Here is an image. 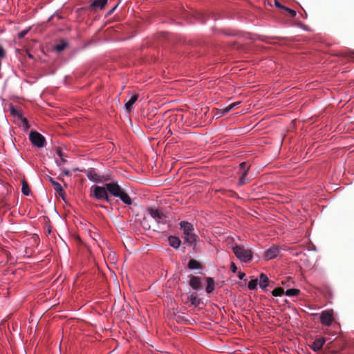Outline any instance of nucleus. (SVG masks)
I'll return each mask as SVG.
<instances>
[{
  "label": "nucleus",
  "instance_id": "f257e3e1",
  "mask_svg": "<svg viewBox=\"0 0 354 354\" xmlns=\"http://www.w3.org/2000/svg\"><path fill=\"white\" fill-rule=\"evenodd\" d=\"M232 250L236 257L241 262L248 263L252 259L253 254L250 249L245 248L243 245L235 244Z\"/></svg>",
  "mask_w": 354,
  "mask_h": 354
},
{
  "label": "nucleus",
  "instance_id": "f03ea898",
  "mask_svg": "<svg viewBox=\"0 0 354 354\" xmlns=\"http://www.w3.org/2000/svg\"><path fill=\"white\" fill-rule=\"evenodd\" d=\"M91 197L97 201H104L110 203L111 198L108 194V189H106V183L102 186L93 185L91 188Z\"/></svg>",
  "mask_w": 354,
  "mask_h": 354
},
{
  "label": "nucleus",
  "instance_id": "7ed1b4c3",
  "mask_svg": "<svg viewBox=\"0 0 354 354\" xmlns=\"http://www.w3.org/2000/svg\"><path fill=\"white\" fill-rule=\"evenodd\" d=\"M80 171L86 174L90 181L95 183H103L108 180L104 175L98 174L96 169L92 167Z\"/></svg>",
  "mask_w": 354,
  "mask_h": 354
},
{
  "label": "nucleus",
  "instance_id": "20e7f679",
  "mask_svg": "<svg viewBox=\"0 0 354 354\" xmlns=\"http://www.w3.org/2000/svg\"><path fill=\"white\" fill-rule=\"evenodd\" d=\"M147 212L158 224H166L167 216L162 212L161 210L153 207L147 208Z\"/></svg>",
  "mask_w": 354,
  "mask_h": 354
},
{
  "label": "nucleus",
  "instance_id": "39448f33",
  "mask_svg": "<svg viewBox=\"0 0 354 354\" xmlns=\"http://www.w3.org/2000/svg\"><path fill=\"white\" fill-rule=\"evenodd\" d=\"M29 139L31 143L38 148H42L45 146L46 139L44 136L36 131L30 132Z\"/></svg>",
  "mask_w": 354,
  "mask_h": 354
},
{
  "label": "nucleus",
  "instance_id": "423d86ee",
  "mask_svg": "<svg viewBox=\"0 0 354 354\" xmlns=\"http://www.w3.org/2000/svg\"><path fill=\"white\" fill-rule=\"evenodd\" d=\"M320 322L324 326H331L333 322V310H326L321 313Z\"/></svg>",
  "mask_w": 354,
  "mask_h": 354
},
{
  "label": "nucleus",
  "instance_id": "0eeeda50",
  "mask_svg": "<svg viewBox=\"0 0 354 354\" xmlns=\"http://www.w3.org/2000/svg\"><path fill=\"white\" fill-rule=\"evenodd\" d=\"M106 186L108 189V194L114 197H117L124 190L117 182L106 183Z\"/></svg>",
  "mask_w": 354,
  "mask_h": 354
},
{
  "label": "nucleus",
  "instance_id": "6e6552de",
  "mask_svg": "<svg viewBox=\"0 0 354 354\" xmlns=\"http://www.w3.org/2000/svg\"><path fill=\"white\" fill-rule=\"evenodd\" d=\"M279 253V248L277 246L272 245L264 251L263 257L266 261H269L277 258Z\"/></svg>",
  "mask_w": 354,
  "mask_h": 354
},
{
  "label": "nucleus",
  "instance_id": "1a4fd4ad",
  "mask_svg": "<svg viewBox=\"0 0 354 354\" xmlns=\"http://www.w3.org/2000/svg\"><path fill=\"white\" fill-rule=\"evenodd\" d=\"M188 277L190 279L189 286L194 290L200 291L203 290V287L201 277L192 275H189Z\"/></svg>",
  "mask_w": 354,
  "mask_h": 354
},
{
  "label": "nucleus",
  "instance_id": "9d476101",
  "mask_svg": "<svg viewBox=\"0 0 354 354\" xmlns=\"http://www.w3.org/2000/svg\"><path fill=\"white\" fill-rule=\"evenodd\" d=\"M195 17L196 19L201 24H205L207 20L211 18L214 20H216L215 16L212 13H204V12H197L195 13Z\"/></svg>",
  "mask_w": 354,
  "mask_h": 354
},
{
  "label": "nucleus",
  "instance_id": "9b49d317",
  "mask_svg": "<svg viewBox=\"0 0 354 354\" xmlns=\"http://www.w3.org/2000/svg\"><path fill=\"white\" fill-rule=\"evenodd\" d=\"M107 3L108 0H93L90 4V8L93 11L102 10L105 8Z\"/></svg>",
  "mask_w": 354,
  "mask_h": 354
},
{
  "label": "nucleus",
  "instance_id": "f8f14e48",
  "mask_svg": "<svg viewBox=\"0 0 354 354\" xmlns=\"http://www.w3.org/2000/svg\"><path fill=\"white\" fill-rule=\"evenodd\" d=\"M180 228L183 231L184 235H188L190 233L194 232V228L192 223L183 221L179 223Z\"/></svg>",
  "mask_w": 354,
  "mask_h": 354
},
{
  "label": "nucleus",
  "instance_id": "ddd939ff",
  "mask_svg": "<svg viewBox=\"0 0 354 354\" xmlns=\"http://www.w3.org/2000/svg\"><path fill=\"white\" fill-rule=\"evenodd\" d=\"M325 342H326V339L324 337L318 338V339H316L313 342V344L310 346V347L313 351L316 352V351H319L322 348V346Z\"/></svg>",
  "mask_w": 354,
  "mask_h": 354
},
{
  "label": "nucleus",
  "instance_id": "4468645a",
  "mask_svg": "<svg viewBox=\"0 0 354 354\" xmlns=\"http://www.w3.org/2000/svg\"><path fill=\"white\" fill-rule=\"evenodd\" d=\"M259 286L261 290H265L266 288L268 286L270 280L267 275L264 273H261L259 275Z\"/></svg>",
  "mask_w": 354,
  "mask_h": 354
},
{
  "label": "nucleus",
  "instance_id": "2eb2a0df",
  "mask_svg": "<svg viewBox=\"0 0 354 354\" xmlns=\"http://www.w3.org/2000/svg\"><path fill=\"white\" fill-rule=\"evenodd\" d=\"M168 242L169 245L175 250L178 249L181 244V241L180 239L175 236H169L168 237Z\"/></svg>",
  "mask_w": 354,
  "mask_h": 354
},
{
  "label": "nucleus",
  "instance_id": "dca6fc26",
  "mask_svg": "<svg viewBox=\"0 0 354 354\" xmlns=\"http://www.w3.org/2000/svg\"><path fill=\"white\" fill-rule=\"evenodd\" d=\"M117 198H119L125 205H131L132 204L131 197L124 189L120 194V195L117 196Z\"/></svg>",
  "mask_w": 354,
  "mask_h": 354
},
{
  "label": "nucleus",
  "instance_id": "f3484780",
  "mask_svg": "<svg viewBox=\"0 0 354 354\" xmlns=\"http://www.w3.org/2000/svg\"><path fill=\"white\" fill-rule=\"evenodd\" d=\"M205 279L207 283L205 291L207 294H210L214 291L215 288L214 280L212 277H205Z\"/></svg>",
  "mask_w": 354,
  "mask_h": 354
},
{
  "label": "nucleus",
  "instance_id": "a211bd4d",
  "mask_svg": "<svg viewBox=\"0 0 354 354\" xmlns=\"http://www.w3.org/2000/svg\"><path fill=\"white\" fill-rule=\"evenodd\" d=\"M138 98V95L134 94L130 97V98L128 101L125 102L124 107L127 112L131 111L132 106L137 101Z\"/></svg>",
  "mask_w": 354,
  "mask_h": 354
},
{
  "label": "nucleus",
  "instance_id": "6ab92c4d",
  "mask_svg": "<svg viewBox=\"0 0 354 354\" xmlns=\"http://www.w3.org/2000/svg\"><path fill=\"white\" fill-rule=\"evenodd\" d=\"M53 187L55 192V194L61 197L64 201H65V192L61 184L58 182L53 183Z\"/></svg>",
  "mask_w": 354,
  "mask_h": 354
},
{
  "label": "nucleus",
  "instance_id": "aec40b11",
  "mask_svg": "<svg viewBox=\"0 0 354 354\" xmlns=\"http://www.w3.org/2000/svg\"><path fill=\"white\" fill-rule=\"evenodd\" d=\"M56 154L60 158V161L56 160V164L57 166L61 167L62 165H64L66 162V156L63 152L62 149L59 147H57L56 149Z\"/></svg>",
  "mask_w": 354,
  "mask_h": 354
},
{
  "label": "nucleus",
  "instance_id": "412c9836",
  "mask_svg": "<svg viewBox=\"0 0 354 354\" xmlns=\"http://www.w3.org/2000/svg\"><path fill=\"white\" fill-rule=\"evenodd\" d=\"M198 236L194 232L189 234L188 235H185V241L187 242V245L189 246H195L196 243L197 241Z\"/></svg>",
  "mask_w": 354,
  "mask_h": 354
},
{
  "label": "nucleus",
  "instance_id": "4be33fe9",
  "mask_svg": "<svg viewBox=\"0 0 354 354\" xmlns=\"http://www.w3.org/2000/svg\"><path fill=\"white\" fill-rule=\"evenodd\" d=\"M248 169H245L242 172V174L238 180V183H237V185L239 187H242L243 185H245L246 183H248L249 182V179L248 178Z\"/></svg>",
  "mask_w": 354,
  "mask_h": 354
},
{
  "label": "nucleus",
  "instance_id": "5701e85b",
  "mask_svg": "<svg viewBox=\"0 0 354 354\" xmlns=\"http://www.w3.org/2000/svg\"><path fill=\"white\" fill-rule=\"evenodd\" d=\"M187 268L190 270H199L202 268L201 263L195 259H190L187 264Z\"/></svg>",
  "mask_w": 354,
  "mask_h": 354
},
{
  "label": "nucleus",
  "instance_id": "b1692460",
  "mask_svg": "<svg viewBox=\"0 0 354 354\" xmlns=\"http://www.w3.org/2000/svg\"><path fill=\"white\" fill-rule=\"evenodd\" d=\"M68 45V43L64 39L60 40L59 43L56 44L54 47L57 52H61L64 50Z\"/></svg>",
  "mask_w": 354,
  "mask_h": 354
},
{
  "label": "nucleus",
  "instance_id": "393cba45",
  "mask_svg": "<svg viewBox=\"0 0 354 354\" xmlns=\"http://www.w3.org/2000/svg\"><path fill=\"white\" fill-rule=\"evenodd\" d=\"M21 192L24 195L28 196L31 194V191L26 181L22 183Z\"/></svg>",
  "mask_w": 354,
  "mask_h": 354
},
{
  "label": "nucleus",
  "instance_id": "a878e982",
  "mask_svg": "<svg viewBox=\"0 0 354 354\" xmlns=\"http://www.w3.org/2000/svg\"><path fill=\"white\" fill-rule=\"evenodd\" d=\"M299 292H300V290L299 289L289 288V289L286 290L285 295L288 297H295V296L298 295L299 294Z\"/></svg>",
  "mask_w": 354,
  "mask_h": 354
},
{
  "label": "nucleus",
  "instance_id": "bb28decb",
  "mask_svg": "<svg viewBox=\"0 0 354 354\" xmlns=\"http://www.w3.org/2000/svg\"><path fill=\"white\" fill-rule=\"evenodd\" d=\"M241 103V102H236L234 103L230 104L227 107H225L222 113V115L226 114L228 112H230L231 110H232L234 107H236L237 105H239Z\"/></svg>",
  "mask_w": 354,
  "mask_h": 354
},
{
  "label": "nucleus",
  "instance_id": "cd10ccee",
  "mask_svg": "<svg viewBox=\"0 0 354 354\" xmlns=\"http://www.w3.org/2000/svg\"><path fill=\"white\" fill-rule=\"evenodd\" d=\"M258 286V279H251L248 283V288L249 290H253L257 289Z\"/></svg>",
  "mask_w": 354,
  "mask_h": 354
},
{
  "label": "nucleus",
  "instance_id": "c85d7f7f",
  "mask_svg": "<svg viewBox=\"0 0 354 354\" xmlns=\"http://www.w3.org/2000/svg\"><path fill=\"white\" fill-rule=\"evenodd\" d=\"M272 293L274 297H281L283 294V290L281 288H274Z\"/></svg>",
  "mask_w": 354,
  "mask_h": 354
},
{
  "label": "nucleus",
  "instance_id": "c756f323",
  "mask_svg": "<svg viewBox=\"0 0 354 354\" xmlns=\"http://www.w3.org/2000/svg\"><path fill=\"white\" fill-rule=\"evenodd\" d=\"M30 28H28L26 29H24L21 31H20L19 33H18V38L19 39H22L24 38L28 33V32L30 31Z\"/></svg>",
  "mask_w": 354,
  "mask_h": 354
},
{
  "label": "nucleus",
  "instance_id": "7c9ffc66",
  "mask_svg": "<svg viewBox=\"0 0 354 354\" xmlns=\"http://www.w3.org/2000/svg\"><path fill=\"white\" fill-rule=\"evenodd\" d=\"M10 112H11L12 115H13L14 116H18L20 118H22V114L19 111L15 109L14 107L11 108Z\"/></svg>",
  "mask_w": 354,
  "mask_h": 354
},
{
  "label": "nucleus",
  "instance_id": "2f4dec72",
  "mask_svg": "<svg viewBox=\"0 0 354 354\" xmlns=\"http://www.w3.org/2000/svg\"><path fill=\"white\" fill-rule=\"evenodd\" d=\"M284 10L288 12L289 13V15H290V17H295L297 15V12L295 10L290 8L288 7H286Z\"/></svg>",
  "mask_w": 354,
  "mask_h": 354
},
{
  "label": "nucleus",
  "instance_id": "473e14b6",
  "mask_svg": "<svg viewBox=\"0 0 354 354\" xmlns=\"http://www.w3.org/2000/svg\"><path fill=\"white\" fill-rule=\"evenodd\" d=\"M6 55V54L4 48L0 45V58H5Z\"/></svg>",
  "mask_w": 354,
  "mask_h": 354
},
{
  "label": "nucleus",
  "instance_id": "72a5a7b5",
  "mask_svg": "<svg viewBox=\"0 0 354 354\" xmlns=\"http://www.w3.org/2000/svg\"><path fill=\"white\" fill-rule=\"evenodd\" d=\"M239 168L240 169H242L243 171L246 169H249V167H247V163L246 162H242L239 164Z\"/></svg>",
  "mask_w": 354,
  "mask_h": 354
},
{
  "label": "nucleus",
  "instance_id": "f704fd0d",
  "mask_svg": "<svg viewBox=\"0 0 354 354\" xmlns=\"http://www.w3.org/2000/svg\"><path fill=\"white\" fill-rule=\"evenodd\" d=\"M274 5L276 6V7H277L279 8H281V9H283V10H285V8L286 7L285 6H283L281 3H279L277 0H274Z\"/></svg>",
  "mask_w": 354,
  "mask_h": 354
},
{
  "label": "nucleus",
  "instance_id": "c9c22d12",
  "mask_svg": "<svg viewBox=\"0 0 354 354\" xmlns=\"http://www.w3.org/2000/svg\"><path fill=\"white\" fill-rule=\"evenodd\" d=\"M230 270L231 271L233 272V273H236V271H237V267L235 265L234 263H231L230 264Z\"/></svg>",
  "mask_w": 354,
  "mask_h": 354
},
{
  "label": "nucleus",
  "instance_id": "e433bc0d",
  "mask_svg": "<svg viewBox=\"0 0 354 354\" xmlns=\"http://www.w3.org/2000/svg\"><path fill=\"white\" fill-rule=\"evenodd\" d=\"M21 120H22V123H23V125L24 126V127L26 129L29 128V124H28V121L27 120V119L21 118Z\"/></svg>",
  "mask_w": 354,
  "mask_h": 354
},
{
  "label": "nucleus",
  "instance_id": "4c0bfd02",
  "mask_svg": "<svg viewBox=\"0 0 354 354\" xmlns=\"http://www.w3.org/2000/svg\"><path fill=\"white\" fill-rule=\"evenodd\" d=\"M245 277V274L243 272H239L238 273V278L239 279L243 280V279H244Z\"/></svg>",
  "mask_w": 354,
  "mask_h": 354
},
{
  "label": "nucleus",
  "instance_id": "58836bf2",
  "mask_svg": "<svg viewBox=\"0 0 354 354\" xmlns=\"http://www.w3.org/2000/svg\"><path fill=\"white\" fill-rule=\"evenodd\" d=\"M118 4L116 6H115L113 8H112L108 12H107V15H111V13H113L114 12V10L116 9V8L118 7Z\"/></svg>",
  "mask_w": 354,
  "mask_h": 354
},
{
  "label": "nucleus",
  "instance_id": "ea45409f",
  "mask_svg": "<svg viewBox=\"0 0 354 354\" xmlns=\"http://www.w3.org/2000/svg\"><path fill=\"white\" fill-rule=\"evenodd\" d=\"M62 173H63L65 176H69V174H70V171H69V170H68V169H62Z\"/></svg>",
  "mask_w": 354,
  "mask_h": 354
},
{
  "label": "nucleus",
  "instance_id": "a19ab883",
  "mask_svg": "<svg viewBox=\"0 0 354 354\" xmlns=\"http://www.w3.org/2000/svg\"><path fill=\"white\" fill-rule=\"evenodd\" d=\"M48 180H49V181L50 182V183H51L52 186H53V183H57V181H55V180H54V178H53L52 177H49V179H48Z\"/></svg>",
  "mask_w": 354,
  "mask_h": 354
},
{
  "label": "nucleus",
  "instance_id": "79ce46f5",
  "mask_svg": "<svg viewBox=\"0 0 354 354\" xmlns=\"http://www.w3.org/2000/svg\"><path fill=\"white\" fill-rule=\"evenodd\" d=\"M196 297H194V298H192H192H191V303H192V304H193V305H196Z\"/></svg>",
  "mask_w": 354,
  "mask_h": 354
},
{
  "label": "nucleus",
  "instance_id": "37998d69",
  "mask_svg": "<svg viewBox=\"0 0 354 354\" xmlns=\"http://www.w3.org/2000/svg\"><path fill=\"white\" fill-rule=\"evenodd\" d=\"M100 207L102 208H106V206H104V205H100Z\"/></svg>",
  "mask_w": 354,
  "mask_h": 354
},
{
  "label": "nucleus",
  "instance_id": "c03bdc74",
  "mask_svg": "<svg viewBox=\"0 0 354 354\" xmlns=\"http://www.w3.org/2000/svg\"><path fill=\"white\" fill-rule=\"evenodd\" d=\"M73 170L77 171V170H78V168L74 169Z\"/></svg>",
  "mask_w": 354,
  "mask_h": 354
},
{
  "label": "nucleus",
  "instance_id": "a18cd8bd",
  "mask_svg": "<svg viewBox=\"0 0 354 354\" xmlns=\"http://www.w3.org/2000/svg\"><path fill=\"white\" fill-rule=\"evenodd\" d=\"M353 53H354V51H353Z\"/></svg>",
  "mask_w": 354,
  "mask_h": 354
}]
</instances>
